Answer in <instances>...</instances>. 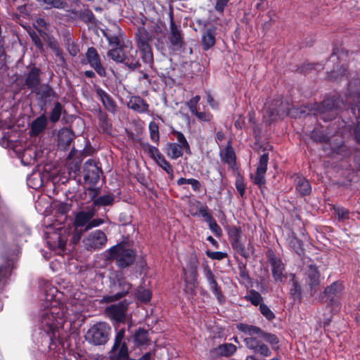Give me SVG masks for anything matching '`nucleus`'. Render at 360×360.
<instances>
[{
	"label": "nucleus",
	"mask_w": 360,
	"mask_h": 360,
	"mask_svg": "<svg viewBox=\"0 0 360 360\" xmlns=\"http://www.w3.org/2000/svg\"><path fill=\"white\" fill-rule=\"evenodd\" d=\"M108 241L107 236L101 230H95L86 235L82 240L85 249L95 251L102 249Z\"/></svg>",
	"instance_id": "obj_8"
},
{
	"label": "nucleus",
	"mask_w": 360,
	"mask_h": 360,
	"mask_svg": "<svg viewBox=\"0 0 360 360\" xmlns=\"http://www.w3.org/2000/svg\"><path fill=\"white\" fill-rule=\"evenodd\" d=\"M137 46L138 49L149 46V41L151 37L148 32L144 29H139L136 34Z\"/></svg>",
	"instance_id": "obj_33"
},
{
	"label": "nucleus",
	"mask_w": 360,
	"mask_h": 360,
	"mask_svg": "<svg viewBox=\"0 0 360 360\" xmlns=\"http://www.w3.org/2000/svg\"><path fill=\"white\" fill-rule=\"evenodd\" d=\"M142 148L148 152L150 156L154 160H155L156 162H158V160L163 157V155L160 153L158 148L153 146L148 143H143L142 145Z\"/></svg>",
	"instance_id": "obj_40"
},
{
	"label": "nucleus",
	"mask_w": 360,
	"mask_h": 360,
	"mask_svg": "<svg viewBox=\"0 0 360 360\" xmlns=\"http://www.w3.org/2000/svg\"><path fill=\"white\" fill-rule=\"evenodd\" d=\"M229 236L233 248L240 256L248 258L249 253L241 241V231L237 228H233L229 231Z\"/></svg>",
	"instance_id": "obj_16"
},
{
	"label": "nucleus",
	"mask_w": 360,
	"mask_h": 360,
	"mask_svg": "<svg viewBox=\"0 0 360 360\" xmlns=\"http://www.w3.org/2000/svg\"><path fill=\"white\" fill-rule=\"evenodd\" d=\"M141 56L143 62L148 64L150 68H153L154 64L153 54L150 46L139 48Z\"/></svg>",
	"instance_id": "obj_34"
},
{
	"label": "nucleus",
	"mask_w": 360,
	"mask_h": 360,
	"mask_svg": "<svg viewBox=\"0 0 360 360\" xmlns=\"http://www.w3.org/2000/svg\"><path fill=\"white\" fill-rule=\"evenodd\" d=\"M103 223V220L101 219H95L90 220L89 222L86 224L85 226L84 231H88L89 229H91L94 227H96L100 226Z\"/></svg>",
	"instance_id": "obj_62"
},
{
	"label": "nucleus",
	"mask_w": 360,
	"mask_h": 360,
	"mask_svg": "<svg viewBox=\"0 0 360 360\" xmlns=\"http://www.w3.org/2000/svg\"><path fill=\"white\" fill-rule=\"evenodd\" d=\"M290 245L293 248L297 254H300L302 252V243L297 238H293L291 239Z\"/></svg>",
	"instance_id": "obj_56"
},
{
	"label": "nucleus",
	"mask_w": 360,
	"mask_h": 360,
	"mask_svg": "<svg viewBox=\"0 0 360 360\" xmlns=\"http://www.w3.org/2000/svg\"><path fill=\"white\" fill-rule=\"evenodd\" d=\"M134 340L135 345L137 347H141L143 345H150V339L148 335L147 330L143 328H139L134 335Z\"/></svg>",
	"instance_id": "obj_31"
},
{
	"label": "nucleus",
	"mask_w": 360,
	"mask_h": 360,
	"mask_svg": "<svg viewBox=\"0 0 360 360\" xmlns=\"http://www.w3.org/2000/svg\"><path fill=\"white\" fill-rule=\"evenodd\" d=\"M292 281V285L290 288V294L294 297H299L301 293V288L296 281L293 279Z\"/></svg>",
	"instance_id": "obj_63"
},
{
	"label": "nucleus",
	"mask_w": 360,
	"mask_h": 360,
	"mask_svg": "<svg viewBox=\"0 0 360 360\" xmlns=\"http://www.w3.org/2000/svg\"><path fill=\"white\" fill-rule=\"evenodd\" d=\"M210 289L212 290V292L215 295L217 298L219 302H221L222 294L220 290V288L218 286V284L215 281H212L210 284H209Z\"/></svg>",
	"instance_id": "obj_54"
},
{
	"label": "nucleus",
	"mask_w": 360,
	"mask_h": 360,
	"mask_svg": "<svg viewBox=\"0 0 360 360\" xmlns=\"http://www.w3.org/2000/svg\"><path fill=\"white\" fill-rule=\"evenodd\" d=\"M207 256L212 259H216V260H221L227 257V254L226 252H211V251H207L206 252Z\"/></svg>",
	"instance_id": "obj_53"
},
{
	"label": "nucleus",
	"mask_w": 360,
	"mask_h": 360,
	"mask_svg": "<svg viewBox=\"0 0 360 360\" xmlns=\"http://www.w3.org/2000/svg\"><path fill=\"white\" fill-rule=\"evenodd\" d=\"M193 115H195L198 120L205 122H209L211 120L212 118V115L210 113L205 112H198V110H196V112H194Z\"/></svg>",
	"instance_id": "obj_61"
},
{
	"label": "nucleus",
	"mask_w": 360,
	"mask_h": 360,
	"mask_svg": "<svg viewBox=\"0 0 360 360\" xmlns=\"http://www.w3.org/2000/svg\"><path fill=\"white\" fill-rule=\"evenodd\" d=\"M86 58L88 63L100 77L106 76L105 69L101 64L100 56L95 48L90 47L87 49Z\"/></svg>",
	"instance_id": "obj_13"
},
{
	"label": "nucleus",
	"mask_w": 360,
	"mask_h": 360,
	"mask_svg": "<svg viewBox=\"0 0 360 360\" xmlns=\"http://www.w3.org/2000/svg\"><path fill=\"white\" fill-rule=\"evenodd\" d=\"M39 84L40 70L37 68H33L26 75L25 84L28 89L34 91L39 86Z\"/></svg>",
	"instance_id": "obj_20"
},
{
	"label": "nucleus",
	"mask_w": 360,
	"mask_h": 360,
	"mask_svg": "<svg viewBox=\"0 0 360 360\" xmlns=\"http://www.w3.org/2000/svg\"><path fill=\"white\" fill-rule=\"evenodd\" d=\"M105 257L108 260H115L117 265L122 269L131 265L135 259V252L127 248L124 243H119L105 251Z\"/></svg>",
	"instance_id": "obj_3"
},
{
	"label": "nucleus",
	"mask_w": 360,
	"mask_h": 360,
	"mask_svg": "<svg viewBox=\"0 0 360 360\" xmlns=\"http://www.w3.org/2000/svg\"><path fill=\"white\" fill-rule=\"evenodd\" d=\"M39 100L46 102L49 98L55 96V91L48 84H41L34 91Z\"/></svg>",
	"instance_id": "obj_28"
},
{
	"label": "nucleus",
	"mask_w": 360,
	"mask_h": 360,
	"mask_svg": "<svg viewBox=\"0 0 360 360\" xmlns=\"http://www.w3.org/2000/svg\"><path fill=\"white\" fill-rule=\"evenodd\" d=\"M125 51V47L123 48L122 46H120L119 48H115L110 50L108 52V56L110 57L112 60H115L117 63H122L124 58V54Z\"/></svg>",
	"instance_id": "obj_36"
},
{
	"label": "nucleus",
	"mask_w": 360,
	"mask_h": 360,
	"mask_svg": "<svg viewBox=\"0 0 360 360\" xmlns=\"http://www.w3.org/2000/svg\"><path fill=\"white\" fill-rule=\"evenodd\" d=\"M236 351V347L231 343H226L219 346L210 351L213 356H229L232 355Z\"/></svg>",
	"instance_id": "obj_27"
},
{
	"label": "nucleus",
	"mask_w": 360,
	"mask_h": 360,
	"mask_svg": "<svg viewBox=\"0 0 360 360\" xmlns=\"http://www.w3.org/2000/svg\"><path fill=\"white\" fill-rule=\"evenodd\" d=\"M128 306L129 302L127 300H123L107 307L105 309V314L109 319L118 323H123L126 319Z\"/></svg>",
	"instance_id": "obj_9"
},
{
	"label": "nucleus",
	"mask_w": 360,
	"mask_h": 360,
	"mask_svg": "<svg viewBox=\"0 0 360 360\" xmlns=\"http://www.w3.org/2000/svg\"><path fill=\"white\" fill-rule=\"evenodd\" d=\"M84 180L91 185H95L100 179L102 170L94 160H88L84 165Z\"/></svg>",
	"instance_id": "obj_10"
},
{
	"label": "nucleus",
	"mask_w": 360,
	"mask_h": 360,
	"mask_svg": "<svg viewBox=\"0 0 360 360\" xmlns=\"http://www.w3.org/2000/svg\"><path fill=\"white\" fill-rule=\"evenodd\" d=\"M245 346L264 357H268L271 354L269 347L253 335L247 337L243 340Z\"/></svg>",
	"instance_id": "obj_12"
},
{
	"label": "nucleus",
	"mask_w": 360,
	"mask_h": 360,
	"mask_svg": "<svg viewBox=\"0 0 360 360\" xmlns=\"http://www.w3.org/2000/svg\"><path fill=\"white\" fill-rule=\"evenodd\" d=\"M269 261L271 266L272 275L276 281H281L285 277L283 271L284 264L280 258L275 256L274 253L269 254Z\"/></svg>",
	"instance_id": "obj_18"
},
{
	"label": "nucleus",
	"mask_w": 360,
	"mask_h": 360,
	"mask_svg": "<svg viewBox=\"0 0 360 360\" xmlns=\"http://www.w3.org/2000/svg\"><path fill=\"white\" fill-rule=\"evenodd\" d=\"M343 290V286L340 283L334 282L332 285L327 287L324 293L328 302L331 304L336 302Z\"/></svg>",
	"instance_id": "obj_21"
},
{
	"label": "nucleus",
	"mask_w": 360,
	"mask_h": 360,
	"mask_svg": "<svg viewBox=\"0 0 360 360\" xmlns=\"http://www.w3.org/2000/svg\"><path fill=\"white\" fill-rule=\"evenodd\" d=\"M95 91L104 107L110 112H115L116 105L110 95L98 86H95Z\"/></svg>",
	"instance_id": "obj_23"
},
{
	"label": "nucleus",
	"mask_w": 360,
	"mask_h": 360,
	"mask_svg": "<svg viewBox=\"0 0 360 360\" xmlns=\"http://www.w3.org/2000/svg\"><path fill=\"white\" fill-rule=\"evenodd\" d=\"M135 296L141 302H146L150 300L151 292L148 289L139 287L135 292Z\"/></svg>",
	"instance_id": "obj_42"
},
{
	"label": "nucleus",
	"mask_w": 360,
	"mask_h": 360,
	"mask_svg": "<svg viewBox=\"0 0 360 360\" xmlns=\"http://www.w3.org/2000/svg\"><path fill=\"white\" fill-rule=\"evenodd\" d=\"M295 188L302 195H309L311 191L309 182L302 176H297L295 179Z\"/></svg>",
	"instance_id": "obj_30"
},
{
	"label": "nucleus",
	"mask_w": 360,
	"mask_h": 360,
	"mask_svg": "<svg viewBox=\"0 0 360 360\" xmlns=\"http://www.w3.org/2000/svg\"><path fill=\"white\" fill-rule=\"evenodd\" d=\"M95 211L89 210L87 211H81L77 214L75 218L73 225L75 227H82L86 226L89 221L94 217Z\"/></svg>",
	"instance_id": "obj_25"
},
{
	"label": "nucleus",
	"mask_w": 360,
	"mask_h": 360,
	"mask_svg": "<svg viewBox=\"0 0 360 360\" xmlns=\"http://www.w3.org/2000/svg\"><path fill=\"white\" fill-rule=\"evenodd\" d=\"M150 136L153 141L157 143L159 141V129L158 125L152 122L149 124Z\"/></svg>",
	"instance_id": "obj_47"
},
{
	"label": "nucleus",
	"mask_w": 360,
	"mask_h": 360,
	"mask_svg": "<svg viewBox=\"0 0 360 360\" xmlns=\"http://www.w3.org/2000/svg\"><path fill=\"white\" fill-rule=\"evenodd\" d=\"M236 187L237 191L239 192L240 195L243 197L245 193V185L244 181L240 176H238L236 179Z\"/></svg>",
	"instance_id": "obj_57"
},
{
	"label": "nucleus",
	"mask_w": 360,
	"mask_h": 360,
	"mask_svg": "<svg viewBox=\"0 0 360 360\" xmlns=\"http://www.w3.org/2000/svg\"><path fill=\"white\" fill-rule=\"evenodd\" d=\"M70 205L65 202L59 203L56 206V212L61 214H65L69 212Z\"/></svg>",
	"instance_id": "obj_60"
},
{
	"label": "nucleus",
	"mask_w": 360,
	"mask_h": 360,
	"mask_svg": "<svg viewBox=\"0 0 360 360\" xmlns=\"http://www.w3.org/2000/svg\"><path fill=\"white\" fill-rule=\"evenodd\" d=\"M268 160V153H264L259 158L256 173L254 176H252L253 182L259 187L264 185L266 182L264 175L267 169Z\"/></svg>",
	"instance_id": "obj_15"
},
{
	"label": "nucleus",
	"mask_w": 360,
	"mask_h": 360,
	"mask_svg": "<svg viewBox=\"0 0 360 360\" xmlns=\"http://www.w3.org/2000/svg\"><path fill=\"white\" fill-rule=\"evenodd\" d=\"M345 96L346 104L350 107L352 112L357 120L354 135L357 142L360 143V79L349 82Z\"/></svg>",
	"instance_id": "obj_2"
},
{
	"label": "nucleus",
	"mask_w": 360,
	"mask_h": 360,
	"mask_svg": "<svg viewBox=\"0 0 360 360\" xmlns=\"http://www.w3.org/2000/svg\"><path fill=\"white\" fill-rule=\"evenodd\" d=\"M207 223L209 225L210 229L215 234L216 236H220L221 235L222 230L214 218Z\"/></svg>",
	"instance_id": "obj_51"
},
{
	"label": "nucleus",
	"mask_w": 360,
	"mask_h": 360,
	"mask_svg": "<svg viewBox=\"0 0 360 360\" xmlns=\"http://www.w3.org/2000/svg\"><path fill=\"white\" fill-rule=\"evenodd\" d=\"M237 329L250 336L257 335L258 337L264 338L272 347L279 342V339L275 334L266 333L256 326L239 323L237 325Z\"/></svg>",
	"instance_id": "obj_7"
},
{
	"label": "nucleus",
	"mask_w": 360,
	"mask_h": 360,
	"mask_svg": "<svg viewBox=\"0 0 360 360\" xmlns=\"http://www.w3.org/2000/svg\"><path fill=\"white\" fill-rule=\"evenodd\" d=\"M311 138L321 143H326L328 141H330L328 136L323 134H319L317 131H313L311 134Z\"/></svg>",
	"instance_id": "obj_59"
},
{
	"label": "nucleus",
	"mask_w": 360,
	"mask_h": 360,
	"mask_svg": "<svg viewBox=\"0 0 360 360\" xmlns=\"http://www.w3.org/2000/svg\"><path fill=\"white\" fill-rule=\"evenodd\" d=\"M259 310L262 314L269 321H271L275 318L274 312L264 303L260 304Z\"/></svg>",
	"instance_id": "obj_46"
},
{
	"label": "nucleus",
	"mask_w": 360,
	"mask_h": 360,
	"mask_svg": "<svg viewBox=\"0 0 360 360\" xmlns=\"http://www.w3.org/2000/svg\"><path fill=\"white\" fill-rule=\"evenodd\" d=\"M215 44V32L212 30H207L202 37V46L204 50H208Z\"/></svg>",
	"instance_id": "obj_32"
},
{
	"label": "nucleus",
	"mask_w": 360,
	"mask_h": 360,
	"mask_svg": "<svg viewBox=\"0 0 360 360\" xmlns=\"http://www.w3.org/2000/svg\"><path fill=\"white\" fill-rule=\"evenodd\" d=\"M169 46V48L173 51H179L183 44V37L179 27L176 26L173 20L170 23V32L168 37Z\"/></svg>",
	"instance_id": "obj_14"
},
{
	"label": "nucleus",
	"mask_w": 360,
	"mask_h": 360,
	"mask_svg": "<svg viewBox=\"0 0 360 360\" xmlns=\"http://www.w3.org/2000/svg\"><path fill=\"white\" fill-rule=\"evenodd\" d=\"M340 103L343 104V101L339 98L325 99L319 107L317 116L323 121L333 120L338 114Z\"/></svg>",
	"instance_id": "obj_6"
},
{
	"label": "nucleus",
	"mask_w": 360,
	"mask_h": 360,
	"mask_svg": "<svg viewBox=\"0 0 360 360\" xmlns=\"http://www.w3.org/2000/svg\"><path fill=\"white\" fill-rule=\"evenodd\" d=\"M127 106L129 108L139 112L145 113L148 112L149 105L146 101L140 96H132L129 99Z\"/></svg>",
	"instance_id": "obj_22"
},
{
	"label": "nucleus",
	"mask_w": 360,
	"mask_h": 360,
	"mask_svg": "<svg viewBox=\"0 0 360 360\" xmlns=\"http://www.w3.org/2000/svg\"><path fill=\"white\" fill-rule=\"evenodd\" d=\"M334 211L339 220L347 219L349 217V211L342 207H334Z\"/></svg>",
	"instance_id": "obj_45"
},
{
	"label": "nucleus",
	"mask_w": 360,
	"mask_h": 360,
	"mask_svg": "<svg viewBox=\"0 0 360 360\" xmlns=\"http://www.w3.org/2000/svg\"><path fill=\"white\" fill-rule=\"evenodd\" d=\"M67 316L64 309L59 306H51L41 314L40 328L49 337L51 344H55Z\"/></svg>",
	"instance_id": "obj_1"
},
{
	"label": "nucleus",
	"mask_w": 360,
	"mask_h": 360,
	"mask_svg": "<svg viewBox=\"0 0 360 360\" xmlns=\"http://www.w3.org/2000/svg\"><path fill=\"white\" fill-rule=\"evenodd\" d=\"M37 1L48 6L50 8L65 9L68 7V4L64 0H37Z\"/></svg>",
	"instance_id": "obj_35"
},
{
	"label": "nucleus",
	"mask_w": 360,
	"mask_h": 360,
	"mask_svg": "<svg viewBox=\"0 0 360 360\" xmlns=\"http://www.w3.org/2000/svg\"><path fill=\"white\" fill-rule=\"evenodd\" d=\"M124 337V328L120 329L116 333L114 344L109 352L111 360H124L128 358V347Z\"/></svg>",
	"instance_id": "obj_5"
},
{
	"label": "nucleus",
	"mask_w": 360,
	"mask_h": 360,
	"mask_svg": "<svg viewBox=\"0 0 360 360\" xmlns=\"http://www.w3.org/2000/svg\"><path fill=\"white\" fill-rule=\"evenodd\" d=\"M111 328L105 322H98L93 325L85 335L86 340L95 345L105 344L109 340Z\"/></svg>",
	"instance_id": "obj_4"
},
{
	"label": "nucleus",
	"mask_w": 360,
	"mask_h": 360,
	"mask_svg": "<svg viewBox=\"0 0 360 360\" xmlns=\"http://www.w3.org/2000/svg\"><path fill=\"white\" fill-rule=\"evenodd\" d=\"M48 124L47 117L44 114L36 118L31 124L30 134L37 136L42 132Z\"/></svg>",
	"instance_id": "obj_26"
},
{
	"label": "nucleus",
	"mask_w": 360,
	"mask_h": 360,
	"mask_svg": "<svg viewBox=\"0 0 360 360\" xmlns=\"http://www.w3.org/2000/svg\"><path fill=\"white\" fill-rule=\"evenodd\" d=\"M115 198L112 194H108L100 196L94 200V205L106 206L112 205L114 202Z\"/></svg>",
	"instance_id": "obj_41"
},
{
	"label": "nucleus",
	"mask_w": 360,
	"mask_h": 360,
	"mask_svg": "<svg viewBox=\"0 0 360 360\" xmlns=\"http://www.w3.org/2000/svg\"><path fill=\"white\" fill-rule=\"evenodd\" d=\"M184 146L177 143H168L166 147V153L167 155L174 160L181 157L184 154Z\"/></svg>",
	"instance_id": "obj_29"
},
{
	"label": "nucleus",
	"mask_w": 360,
	"mask_h": 360,
	"mask_svg": "<svg viewBox=\"0 0 360 360\" xmlns=\"http://www.w3.org/2000/svg\"><path fill=\"white\" fill-rule=\"evenodd\" d=\"M137 50L131 46H125L123 62L124 65L130 70H134L141 67V63L137 57Z\"/></svg>",
	"instance_id": "obj_17"
},
{
	"label": "nucleus",
	"mask_w": 360,
	"mask_h": 360,
	"mask_svg": "<svg viewBox=\"0 0 360 360\" xmlns=\"http://www.w3.org/2000/svg\"><path fill=\"white\" fill-rule=\"evenodd\" d=\"M116 283L118 285L120 291L114 295H105L101 299V302H112L119 300L126 296L131 288V284L126 281L124 277L117 276Z\"/></svg>",
	"instance_id": "obj_11"
},
{
	"label": "nucleus",
	"mask_w": 360,
	"mask_h": 360,
	"mask_svg": "<svg viewBox=\"0 0 360 360\" xmlns=\"http://www.w3.org/2000/svg\"><path fill=\"white\" fill-rule=\"evenodd\" d=\"M222 160L229 165L232 166L235 164L236 155L231 148H227L223 155Z\"/></svg>",
	"instance_id": "obj_44"
},
{
	"label": "nucleus",
	"mask_w": 360,
	"mask_h": 360,
	"mask_svg": "<svg viewBox=\"0 0 360 360\" xmlns=\"http://www.w3.org/2000/svg\"><path fill=\"white\" fill-rule=\"evenodd\" d=\"M204 274L209 284L215 281L214 276L208 266L204 267Z\"/></svg>",
	"instance_id": "obj_64"
},
{
	"label": "nucleus",
	"mask_w": 360,
	"mask_h": 360,
	"mask_svg": "<svg viewBox=\"0 0 360 360\" xmlns=\"http://www.w3.org/2000/svg\"><path fill=\"white\" fill-rule=\"evenodd\" d=\"M100 127L105 133L110 134L112 125L109 121L108 115L105 113H101L99 115Z\"/></svg>",
	"instance_id": "obj_43"
},
{
	"label": "nucleus",
	"mask_w": 360,
	"mask_h": 360,
	"mask_svg": "<svg viewBox=\"0 0 360 360\" xmlns=\"http://www.w3.org/2000/svg\"><path fill=\"white\" fill-rule=\"evenodd\" d=\"M320 274L317 268L314 265H309L304 273L306 283L313 290L319 285Z\"/></svg>",
	"instance_id": "obj_19"
},
{
	"label": "nucleus",
	"mask_w": 360,
	"mask_h": 360,
	"mask_svg": "<svg viewBox=\"0 0 360 360\" xmlns=\"http://www.w3.org/2000/svg\"><path fill=\"white\" fill-rule=\"evenodd\" d=\"M75 135L73 132L68 129H62L58 134V146L63 150H68L73 141Z\"/></svg>",
	"instance_id": "obj_24"
},
{
	"label": "nucleus",
	"mask_w": 360,
	"mask_h": 360,
	"mask_svg": "<svg viewBox=\"0 0 360 360\" xmlns=\"http://www.w3.org/2000/svg\"><path fill=\"white\" fill-rule=\"evenodd\" d=\"M172 134L176 138V139L179 142L178 144H180L181 146H184L185 152L187 154L191 155V148H190L189 143L187 141V140H186L185 136L183 134V133H181V131H179L174 130L172 131Z\"/></svg>",
	"instance_id": "obj_39"
},
{
	"label": "nucleus",
	"mask_w": 360,
	"mask_h": 360,
	"mask_svg": "<svg viewBox=\"0 0 360 360\" xmlns=\"http://www.w3.org/2000/svg\"><path fill=\"white\" fill-rule=\"evenodd\" d=\"M183 271L186 277L185 280L187 281L188 280V278H190V281L194 283L197 276L196 267L193 266L189 271H187L185 269H184Z\"/></svg>",
	"instance_id": "obj_52"
},
{
	"label": "nucleus",
	"mask_w": 360,
	"mask_h": 360,
	"mask_svg": "<svg viewBox=\"0 0 360 360\" xmlns=\"http://www.w3.org/2000/svg\"><path fill=\"white\" fill-rule=\"evenodd\" d=\"M48 26L49 24L44 18H39L36 20L35 27L41 34H45V31L47 30Z\"/></svg>",
	"instance_id": "obj_50"
},
{
	"label": "nucleus",
	"mask_w": 360,
	"mask_h": 360,
	"mask_svg": "<svg viewBox=\"0 0 360 360\" xmlns=\"http://www.w3.org/2000/svg\"><path fill=\"white\" fill-rule=\"evenodd\" d=\"M63 106L60 102H56L51 111L50 112L49 120L53 122H57L63 111Z\"/></svg>",
	"instance_id": "obj_37"
},
{
	"label": "nucleus",
	"mask_w": 360,
	"mask_h": 360,
	"mask_svg": "<svg viewBox=\"0 0 360 360\" xmlns=\"http://www.w3.org/2000/svg\"><path fill=\"white\" fill-rule=\"evenodd\" d=\"M200 99V96L197 95L186 103V105L189 108V110L192 114H193L194 112H196V110H198L197 105H198Z\"/></svg>",
	"instance_id": "obj_49"
},
{
	"label": "nucleus",
	"mask_w": 360,
	"mask_h": 360,
	"mask_svg": "<svg viewBox=\"0 0 360 360\" xmlns=\"http://www.w3.org/2000/svg\"><path fill=\"white\" fill-rule=\"evenodd\" d=\"M158 165L162 167L168 174L173 175V168L164 156L158 160Z\"/></svg>",
	"instance_id": "obj_48"
},
{
	"label": "nucleus",
	"mask_w": 360,
	"mask_h": 360,
	"mask_svg": "<svg viewBox=\"0 0 360 360\" xmlns=\"http://www.w3.org/2000/svg\"><path fill=\"white\" fill-rule=\"evenodd\" d=\"M239 269V276L241 278V279L244 282H248L250 281V277L248 274V271L246 269V267L244 264H240L238 266Z\"/></svg>",
	"instance_id": "obj_58"
},
{
	"label": "nucleus",
	"mask_w": 360,
	"mask_h": 360,
	"mask_svg": "<svg viewBox=\"0 0 360 360\" xmlns=\"http://www.w3.org/2000/svg\"><path fill=\"white\" fill-rule=\"evenodd\" d=\"M199 214L205 218L206 222H208L212 219H213L212 216L209 213L208 208L207 206L200 205L198 208Z\"/></svg>",
	"instance_id": "obj_55"
},
{
	"label": "nucleus",
	"mask_w": 360,
	"mask_h": 360,
	"mask_svg": "<svg viewBox=\"0 0 360 360\" xmlns=\"http://www.w3.org/2000/svg\"><path fill=\"white\" fill-rule=\"evenodd\" d=\"M245 300L250 302L253 305L257 306L263 304V298L262 295L256 290H251L245 297Z\"/></svg>",
	"instance_id": "obj_38"
}]
</instances>
